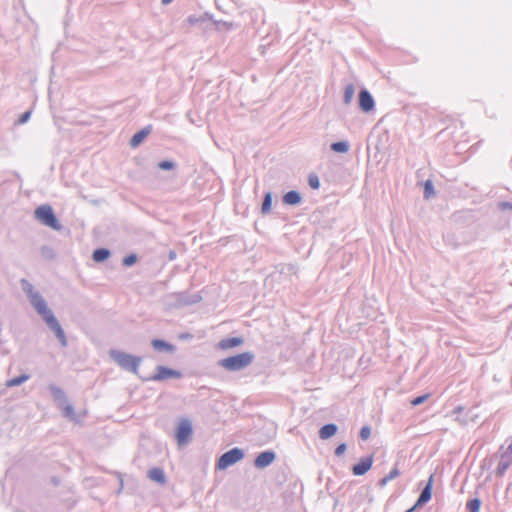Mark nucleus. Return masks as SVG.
<instances>
[{"mask_svg": "<svg viewBox=\"0 0 512 512\" xmlns=\"http://www.w3.org/2000/svg\"><path fill=\"white\" fill-rule=\"evenodd\" d=\"M255 359L254 353L246 351L237 355L220 359L218 366L229 372H238L249 367Z\"/></svg>", "mask_w": 512, "mask_h": 512, "instance_id": "1", "label": "nucleus"}, {"mask_svg": "<svg viewBox=\"0 0 512 512\" xmlns=\"http://www.w3.org/2000/svg\"><path fill=\"white\" fill-rule=\"evenodd\" d=\"M110 358L123 370L138 375L142 357L134 356L126 352L112 349L109 352Z\"/></svg>", "mask_w": 512, "mask_h": 512, "instance_id": "2", "label": "nucleus"}, {"mask_svg": "<svg viewBox=\"0 0 512 512\" xmlns=\"http://www.w3.org/2000/svg\"><path fill=\"white\" fill-rule=\"evenodd\" d=\"M34 216L43 225L48 226L53 230L60 231L63 228L56 218L52 207L48 204H44L36 208Z\"/></svg>", "mask_w": 512, "mask_h": 512, "instance_id": "3", "label": "nucleus"}, {"mask_svg": "<svg viewBox=\"0 0 512 512\" xmlns=\"http://www.w3.org/2000/svg\"><path fill=\"white\" fill-rule=\"evenodd\" d=\"M244 456L245 454L242 449L234 447L220 456L217 462V468L220 470L227 469L228 467L242 460Z\"/></svg>", "mask_w": 512, "mask_h": 512, "instance_id": "4", "label": "nucleus"}, {"mask_svg": "<svg viewBox=\"0 0 512 512\" xmlns=\"http://www.w3.org/2000/svg\"><path fill=\"white\" fill-rule=\"evenodd\" d=\"M43 321L46 323L48 328L55 334V337L59 341L60 345L62 347H67L68 341H67L66 334H65L61 324L59 323L58 319L55 317V315L54 314L48 315L45 317V319Z\"/></svg>", "mask_w": 512, "mask_h": 512, "instance_id": "5", "label": "nucleus"}, {"mask_svg": "<svg viewBox=\"0 0 512 512\" xmlns=\"http://www.w3.org/2000/svg\"><path fill=\"white\" fill-rule=\"evenodd\" d=\"M183 375L180 371L166 367V366H157L156 367V373L152 376H149L144 381H164L167 379H180Z\"/></svg>", "mask_w": 512, "mask_h": 512, "instance_id": "6", "label": "nucleus"}, {"mask_svg": "<svg viewBox=\"0 0 512 512\" xmlns=\"http://www.w3.org/2000/svg\"><path fill=\"white\" fill-rule=\"evenodd\" d=\"M193 433L192 423L189 419H182L176 430V439L178 444H185L191 438Z\"/></svg>", "mask_w": 512, "mask_h": 512, "instance_id": "7", "label": "nucleus"}, {"mask_svg": "<svg viewBox=\"0 0 512 512\" xmlns=\"http://www.w3.org/2000/svg\"><path fill=\"white\" fill-rule=\"evenodd\" d=\"M29 300L32 307L42 317L43 320L45 319L46 316L53 314V312L48 308L46 301L40 295V293H35L31 295V298Z\"/></svg>", "mask_w": 512, "mask_h": 512, "instance_id": "8", "label": "nucleus"}, {"mask_svg": "<svg viewBox=\"0 0 512 512\" xmlns=\"http://www.w3.org/2000/svg\"><path fill=\"white\" fill-rule=\"evenodd\" d=\"M358 104L361 111L365 113H370L375 108V101L371 93L363 88L359 91L358 94Z\"/></svg>", "mask_w": 512, "mask_h": 512, "instance_id": "9", "label": "nucleus"}, {"mask_svg": "<svg viewBox=\"0 0 512 512\" xmlns=\"http://www.w3.org/2000/svg\"><path fill=\"white\" fill-rule=\"evenodd\" d=\"M276 459V454L272 450L259 453L254 460V466L258 469H264L271 465Z\"/></svg>", "mask_w": 512, "mask_h": 512, "instance_id": "10", "label": "nucleus"}, {"mask_svg": "<svg viewBox=\"0 0 512 512\" xmlns=\"http://www.w3.org/2000/svg\"><path fill=\"white\" fill-rule=\"evenodd\" d=\"M373 455H369L360 459V461L352 466V473L355 476L366 474L372 467Z\"/></svg>", "mask_w": 512, "mask_h": 512, "instance_id": "11", "label": "nucleus"}, {"mask_svg": "<svg viewBox=\"0 0 512 512\" xmlns=\"http://www.w3.org/2000/svg\"><path fill=\"white\" fill-rule=\"evenodd\" d=\"M433 475H430L427 484L422 489L420 496L416 501V507H422L432 497Z\"/></svg>", "mask_w": 512, "mask_h": 512, "instance_id": "12", "label": "nucleus"}, {"mask_svg": "<svg viewBox=\"0 0 512 512\" xmlns=\"http://www.w3.org/2000/svg\"><path fill=\"white\" fill-rule=\"evenodd\" d=\"M244 343L243 337H230V338H223L218 343V347L222 350H228L230 348H235Z\"/></svg>", "mask_w": 512, "mask_h": 512, "instance_id": "13", "label": "nucleus"}, {"mask_svg": "<svg viewBox=\"0 0 512 512\" xmlns=\"http://www.w3.org/2000/svg\"><path fill=\"white\" fill-rule=\"evenodd\" d=\"M151 131L152 127L149 125L141 129L140 131L136 132L130 139V146L133 148L139 146L142 143V141L151 133Z\"/></svg>", "mask_w": 512, "mask_h": 512, "instance_id": "14", "label": "nucleus"}, {"mask_svg": "<svg viewBox=\"0 0 512 512\" xmlns=\"http://www.w3.org/2000/svg\"><path fill=\"white\" fill-rule=\"evenodd\" d=\"M151 345L158 352H166L172 354L176 350V347L173 344L162 339H153L151 341Z\"/></svg>", "mask_w": 512, "mask_h": 512, "instance_id": "15", "label": "nucleus"}, {"mask_svg": "<svg viewBox=\"0 0 512 512\" xmlns=\"http://www.w3.org/2000/svg\"><path fill=\"white\" fill-rule=\"evenodd\" d=\"M282 201L286 205L296 206L302 202V196L298 191L291 190L283 195Z\"/></svg>", "mask_w": 512, "mask_h": 512, "instance_id": "16", "label": "nucleus"}, {"mask_svg": "<svg viewBox=\"0 0 512 512\" xmlns=\"http://www.w3.org/2000/svg\"><path fill=\"white\" fill-rule=\"evenodd\" d=\"M49 391L54 401L57 402L60 407H62V405L67 402L66 394L60 387L54 384H50Z\"/></svg>", "mask_w": 512, "mask_h": 512, "instance_id": "17", "label": "nucleus"}, {"mask_svg": "<svg viewBox=\"0 0 512 512\" xmlns=\"http://www.w3.org/2000/svg\"><path fill=\"white\" fill-rule=\"evenodd\" d=\"M511 464H512L511 456L501 453L500 460H499L498 466L495 471L496 475L498 477H502L505 474V472L507 471V469L510 467Z\"/></svg>", "mask_w": 512, "mask_h": 512, "instance_id": "18", "label": "nucleus"}, {"mask_svg": "<svg viewBox=\"0 0 512 512\" xmlns=\"http://www.w3.org/2000/svg\"><path fill=\"white\" fill-rule=\"evenodd\" d=\"M338 427L334 423L323 425L319 430V438L322 440L329 439L337 433Z\"/></svg>", "mask_w": 512, "mask_h": 512, "instance_id": "19", "label": "nucleus"}, {"mask_svg": "<svg viewBox=\"0 0 512 512\" xmlns=\"http://www.w3.org/2000/svg\"><path fill=\"white\" fill-rule=\"evenodd\" d=\"M148 478L151 481L157 482L159 484H165L166 483V477L163 469L154 467L150 469L147 473Z\"/></svg>", "mask_w": 512, "mask_h": 512, "instance_id": "20", "label": "nucleus"}, {"mask_svg": "<svg viewBox=\"0 0 512 512\" xmlns=\"http://www.w3.org/2000/svg\"><path fill=\"white\" fill-rule=\"evenodd\" d=\"M110 254V251L106 248H97L93 251L92 259L95 262L100 263L107 260L110 257Z\"/></svg>", "mask_w": 512, "mask_h": 512, "instance_id": "21", "label": "nucleus"}, {"mask_svg": "<svg viewBox=\"0 0 512 512\" xmlns=\"http://www.w3.org/2000/svg\"><path fill=\"white\" fill-rule=\"evenodd\" d=\"M272 201H273L272 192H266L264 194L262 207H261L262 214H267L270 212L271 206H272Z\"/></svg>", "mask_w": 512, "mask_h": 512, "instance_id": "22", "label": "nucleus"}, {"mask_svg": "<svg viewBox=\"0 0 512 512\" xmlns=\"http://www.w3.org/2000/svg\"><path fill=\"white\" fill-rule=\"evenodd\" d=\"M331 150L336 153H346L349 150V143L347 141H338L331 144Z\"/></svg>", "mask_w": 512, "mask_h": 512, "instance_id": "23", "label": "nucleus"}, {"mask_svg": "<svg viewBox=\"0 0 512 512\" xmlns=\"http://www.w3.org/2000/svg\"><path fill=\"white\" fill-rule=\"evenodd\" d=\"M355 93V87L353 84H348L345 86L344 89V96H343V102L348 105L351 103L353 96Z\"/></svg>", "mask_w": 512, "mask_h": 512, "instance_id": "24", "label": "nucleus"}, {"mask_svg": "<svg viewBox=\"0 0 512 512\" xmlns=\"http://www.w3.org/2000/svg\"><path fill=\"white\" fill-rule=\"evenodd\" d=\"M29 379V375L22 374L20 376L14 377L6 382L7 387H15L23 384Z\"/></svg>", "mask_w": 512, "mask_h": 512, "instance_id": "25", "label": "nucleus"}, {"mask_svg": "<svg viewBox=\"0 0 512 512\" xmlns=\"http://www.w3.org/2000/svg\"><path fill=\"white\" fill-rule=\"evenodd\" d=\"M435 196L434 185L431 180H426L424 183V198L430 199Z\"/></svg>", "mask_w": 512, "mask_h": 512, "instance_id": "26", "label": "nucleus"}, {"mask_svg": "<svg viewBox=\"0 0 512 512\" xmlns=\"http://www.w3.org/2000/svg\"><path fill=\"white\" fill-rule=\"evenodd\" d=\"M208 19H209L208 14L205 13L201 16L190 15L186 21L189 23V25L194 26V25H197L198 23L207 21Z\"/></svg>", "mask_w": 512, "mask_h": 512, "instance_id": "27", "label": "nucleus"}, {"mask_svg": "<svg viewBox=\"0 0 512 512\" xmlns=\"http://www.w3.org/2000/svg\"><path fill=\"white\" fill-rule=\"evenodd\" d=\"M21 286H22L23 291L29 297V299L31 298V295L38 293L37 291L34 290L33 285L31 283H29L26 279L21 280Z\"/></svg>", "mask_w": 512, "mask_h": 512, "instance_id": "28", "label": "nucleus"}, {"mask_svg": "<svg viewBox=\"0 0 512 512\" xmlns=\"http://www.w3.org/2000/svg\"><path fill=\"white\" fill-rule=\"evenodd\" d=\"M481 501L478 498H473L467 502V509L469 512H479Z\"/></svg>", "mask_w": 512, "mask_h": 512, "instance_id": "29", "label": "nucleus"}, {"mask_svg": "<svg viewBox=\"0 0 512 512\" xmlns=\"http://www.w3.org/2000/svg\"><path fill=\"white\" fill-rule=\"evenodd\" d=\"M158 167L161 170L168 171L174 169L176 167V163L170 160H163L158 163Z\"/></svg>", "mask_w": 512, "mask_h": 512, "instance_id": "30", "label": "nucleus"}, {"mask_svg": "<svg viewBox=\"0 0 512 512\" xmlns=\"http://www.w3.org/2000/svg\"><path fill=\"white\" fill-rule=\"evenodd\" d=\"M62 408H63V416L64 417H67L70 419L75 418L74 408L71 404L66 403Z\"/></svg>", "mask_w": 512, "mask_h": 512, "instance_id": "31", "label": "nucleus"}, {"mask_svg": "<svg viewBox=\"0 0 512 512\" xmlns=\"http://www.w3.org/2000/svg\"><path fill=\"white\" fill-rule=\"evenodd\" d=\"M308 184L312 189H318L320 187V180L316 174H310L308 177Z\"/></svg>", "mask_w": 512, "mask_h": 512, "instance_id": "32", "label": "nucleus"}, {"mask_svg": "<svg viewBox=\"0 0 512 512\" xmlns=\"http://www.w3.org/2000/svg\"><path fill=\"white\" fill-rule=\"evenodd\" d=\"M136 261H137L136 254H130L123 259L122 264L124 266L130 267V266L134 265L136 263Z\"/></svg>", "mask_w": 512, "mask_h": 512, "instance_id": "33", "label": "nucleus"}, {"mask_svg": "<svg viewBox=\"0 0 512 512\" xmlns=\"http://www.w3.org/2000/svg\"><path fill=\"white\" fill-rule=\"evenodd\" d=\"M370 435H371L370 426H368V425L363 426L360 430L359 437L365 441V440L369 439Z\"/></svg>", "mask_w": 512, "mask_h": 512, "instance_id": "34", "label": "nucleus"}, {"mask_svg": "<svg viewBox=\"0 0 512 512\" xmlns=\"http://www.w3.org/2000/svg\"><path fill=\"white\" fill-rule=\"evenodd\" d=\"M30 117H31V111H26L20 115V117L16 121V124L22 125V124L26 123L30 119Z\"/></svg>", "mask_w": 512, "mask_h": 512, "instance_id": "35", "label": "nucleus"}, {"mask_svg": "<svg viewBox=\"0 0 512 512\" xmlns=\"http://www.w3.org/2000/svg\"><path fill=\"white\" fill-rule=\"evenodd\" d=\"M497 207L499 210L501 211H512V203L511 202H508V201H500L498 204H497Z\"/></svg>", "mask_w": 512, "mask_h": 512, "instance_id": "36", "label": "nucleus"}, {"mask_svg": "<svg viewBox=\"0 0 512 512\" xmlns=\"http://www.w3.org/2000/svg\"><path fill=\"white\" fill-rule=\"evenodd\" d=\"M429 397V394H424L418 397H415L413 400H411V404L413 406H417L422 404L427 398Z\"/></svg>", "mask_w": 512, "mask_h": 512, "instance_id": "37", "label": "nucleus"}, {"mask_svg": "<svg viewBox=\"0 0 512 512\" xmlns=\"http://www.w3.org/2000/svg\"><path fill=\"white\" fill-rule=\"evenodd\" d=\"M346 450H347V445L345 443H341L336 447L335 455L338 457L342 456Z\"/></svg>", "mask_w": 512, "mask_h": 512, "instance_id": "38", "label": "nucleus"}, {"mask_svg": "<svg viewBox=\"0 0 512 512\" xmlns=\"http://www.w3.org/2000/svg\"><path fill=\"white\" fill-rule=\"evenodd\" d=\"M400 475V471L397 467H394L388 475H386L390 480L397 478Z\"/></svg>", "mask_w": 512, "mask_h": 512, "instance_id": "39", "label": "nucleus"}, {"mask_svg": "<svg viewBox=\"0 0 512 512\" xmlns=\"http://www.w3.org/2000/svg\"><path fill=\"white\" fill-rule=\"evenodd\" d=\"M41 251H42V254L45 256V257H52L53 256V251L50 247H47V246H43L41 248Z\"/></svg>", "mask_w": 512, "mask_h": 512, "instance_id": "40", "label": "nucleus"}, {"mask_svg": "<svg viewBox=\"0 0 512 512\" xmlns=\"http://www.w3.org/2000/svg\"><path fill=\"white\" fill-rule=\"evenodd\" d=\"M508 456H511L512 458V441L509 443V445L506 447V449L502 452Z\"/></svg>", "mask_w": 512, "mask_h": 512, "instance_id": "41", "label": "nucleus"}, {"mask_svg": "<svg viewBox=\"0 0 512 512\" xmlns=\"http://www.w3.org/2000/svg\"><path fill=\"white\" fill-rule=\"evenodd\" d=\"M389 481H391V480L387 476H385L379 480L378 485L380 487H384Z\"/></svg>", "mask_w": 512, "mask_h": 512, "instance_id": "42", "label": "nucleus"}, {"mask_svg": "<svg viewBox=\"0 0 512 512\" xmlns=\"http://www.w3.org/2000/svg\"><path fill=\"white\" fill-rule=\"evenodd\" d=\"M462 407L461 406H458L456 407L454 410H453V413H460L462 411Z\"/></svg>", "mask_w": 512, "mask_h": 512, "instance_id": "43", "label": "nucleus"}, {"mask_svg": "<svg viewBox=\"0 0 512 512\" xmlns=\"http://www.w3.org/2000/svg\"><path fill=\"white\" fill-rule=\"evenodd\" d=\"M418 507H416V503L414 504L413 507L409 508L408 510H406L405 512H414Z\"/></svg>", "mask_w": 512, "mask_h": 512, "instance_id": "44", "label": "nucleus"}, {"mask_svg": "<svg viewBox=\"0 0 512 512\" xmlns=\"http://www.w3.org/2000/svg\"><path fill=\"white\" fill-rule=\"evenodd\" d=\"M175 257H176V253H175L174 251H171V252L169 253V258L172 260V259H174Z\"/></svg>", "mask_w": 512, "mask_h": 512, "instance_id": "45", "label": "nucleus"}, {"mask_svg": "<svg viewBox=\"0 0 512 512\" xmlns=\"http://www.w3.org/2000/svg\"><path fill=\"white\" fill-rule=\"evenodd\" d=\"M172 1H173V0H161V3H162L163 5H168V4H170Z\"/></svg>", "mask_w": 512, "mask_h": 512, "instance_id": "46", "label": "nucleus"}]
</instances>
